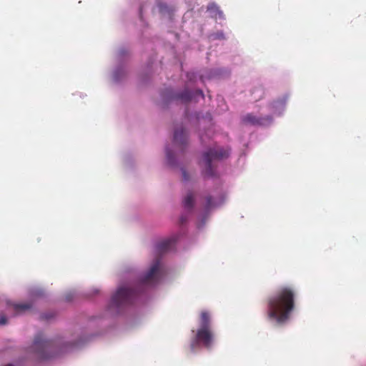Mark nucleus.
Here are the masks:
<instances>
[{
	"instance_id": "nucleus-4",
	"label": "nucleus",
	"mask_w": 366,
	"mask_h": 366,
	"mask_svg": "<svg viewBox=\"0 0 366 366\" xmlns=\"http://www.w3.org/2000/svg\"><path fill=\"white\" fill-rule=\"evenodd\" d=\"M195 340L207 349H210L214 341L210 314L202 311L199 317V327L197 330Z\"/></svg>"
},
{
	"instance_id": "nucleus-14",
	"label": "nucleus",
	"mask_w": 366,
	"mask_h": 366,
	"mask_svg": "<svg viewBox=\"0 0 366 366\" xmlns=\"http://www.w3.org/2000/svg\"><path fill=\"white\" fill-rule=\"evenodd\" d=\"M158 7L159 12L162 14H169L170 11H172V9L166 4L164 3H159Z\"/></svg>"
},
{
	"instance_id": "nucleus-21",
	"label": "nucleus",
	"mask_w": 366,
	"mask_h": 366,
	"mask_svg": "<svg viewBox=\"0 0 366 366\" xmlns=\"http://www.w3.org/2000/svg\"><path fill=\"white\" fill-rule=\"evenodd\" d=\"M41 318H42V319H49V317H46V316H44V315H42V316H41Z\"/></svg>"
},
{
	"instance_id": "nucleus-10",
	"label": "nucleus",
	"mask_w": 366,
	"mask_h": 366,
	"mask_svg": "<svg viewBox=\"0 0 366 366\" xmlns=\"http://www.w3.org/2000/svg\"><path fill=\"white\" fill-rule=\"evenodd\" d=\"M182 203H183L184 207L186 209L191 211L193 209L194 205V193L191 191L189 192L186 194V196L184 197Z\"/></svg>"
},
{
	"instance_id": "nucleus-22",
	"label": "nucleus",
	"mask_w": 366,
	"mask_h": 366,
	"mask_svg": "<svg viewBox=\"0 0 366 366\" xmlns=\"http://www.w3.org/2000/svg\"><path fill=\"white\" fill-rule=\"evenodd\" d=\"M71 343H66V345L64 346V347H68V346H71Z\"/></svg>"
},
{
	"instance_id": "nucleus-17",
	"label": "nucleus",
	"mask_w": 366,
	"mask_h": 366,
	"mask_svg": "<svg viewBox=\"0 0 366 366\" xmlns=\"http://www.w3.org/2000/svg\"><path fill=\"white\" fill-rule=\"evenodd\" d=\"M182 177H183V179L184 181H187L189 180V174H187V172L184 170V169H182Z\"/></svg>"
},
{
	"instance_id": "nucleus-8",
	"label": "nucleus",
	"mask_w": 366,
	"mask_h": 366,
	"mask_svg": "<svg viewBox=\"0 0 366 366\" xmlns=\"http://www.w3.org/2000/svg\"><path fill=\"white\" fill-rule=\"evenodd\" d=\"M187 133L184 129H176L174 134V141L176 144L184 145L187 143Z\"/></svg>"
},
{
	"instance_id": "nucleus-7",
	"label": "nucleus",
	"mask_w": 366,
	"mask_h": 366,
	"mask_svg": "<svg viewBox=\"0 0 366 366\" xmlns=\"http://www.w3.org/2000/svg\"><path fill=\"white\" fill-rule=\"evenodd\" d=\"M243 121L245 123L252 125H263L266 122H270L272 121V118L270 117H267L265 118H257L252 114H248L244 117Z\"/></svg>"
},
{
	"instance_id": "nucleus-1",
	"label": "nucleus",
	"mask_w": 366,
	"mask_h": 366,
	"mask_svg": "<svg viewBox=\"0 0 366 366\" xmlns=\"http://www.w3.org/2000/svg\"><path fill=\"white\" fill-rule=\"evenodd\" d=\"M296 292L289 286L280 287L267 299V317L282 325L285 323L295 307Z\"/></svg>"
},
{
	"instance_id": "nucleus-20",
	"label": "nucleus",
	"mask_w": 366,
	"mask_h": 366,
	"mask_svg": "<svg viewBox=\"0 0 366 366\" xmlns=\"http://www.w3.org/2000/svg\"><path fill=\"white\" fill-rule=\"evenodd\" d=\"M217 36H218V37H219V38H224V35H223V34H222V33H221V34H217Z\"/></svg>"
},
{
	"instance_id": "nucleus-19",
	"label": "nucleus",
	"mask_w": 366,
	"mask_h": 366,
	"mask_svg": "<svg viewBox=\"0 0 366 366\" xmlns=\"http://www.w3.org/2000/svg\"><path fill=\"white\" fill-rule=\"evenodd\" d=\"M180 220H181V223L183 224L186 221V218L182 217Z\"/></svg>"
},
{
	"instance_id": "nucleus-18",
	"label": "nucleus",
	"mask_w": 366,
	"mask_h": 366,
	"mask_svg": "<svg viewBox=\"0 0 366 366\" xmlns=\"http://www.w3.org/2000/svg\"><path fill=\"white\" fill-rule=\"evenodd\" d=\"M195 94H196L197 95H199L202 99H204V94H203L202 91V90H200V89L197 90V91L195 92Z\"/></svg>"
},
{
	"instance_id": "nucleus-9",
	"label": "nucleus",
	"mask_w": 366,
	"mask_h": 366,
	"mask_svg": "<svg viewBox=\"0 0 366 366\" xmlns=\"http://www.w3.org/2000/svg\"><path fill=\"white\" fill-rule=\"evenodd\" d=\"M207 11L210 13V15L212 18L222 19L224 17L223 12L219 9V6L214 3H210L208 4Z\"/></svg>"
},
{
	"instance_id": "nucleus-16",
	"label": "nucleus",
	"mask_w": 366,
	"mask_h": 366,
	"mask_svg": "<svg viewBox=\"0 0 366 366\" xmlns=\"http://www.w3.org/2000/svg\"><path fill=\"white\" fill-rule=\"evenodd\" d=\"M7 322V319L5 315L0 316V325H4Z\"/></svg>"
},
{
	"instance_id": "nucleus-15",
	"label": "nucleus",
	"mask_w": 366,
	"mask_h": 366,
	"mask_svg": "<svg viewBox=\"0 0 366 366\" xmlns=\"http://www.w3.org/2000/svg\"><path fill=\"white\" fill-rule=\"evenodd\" d=\"M166 154H167V158L168 162L170 164H173L174 163V157L172 154V152L169 151V149H167Z\"/></svg>"
},
{
	"instance_id": "nucleus-11",
	"label": "nucleus",
	"mask_w": 366,
	"mask_h": 366,
	"mask_svg": "<svg viewBox=\"0 0 366 366\" xmlns=\"http://www.w3.org/2000/svg\"><path fill=\"white\" fill-rule=\"evenodd\" d=\"M174 98L181 100L182 102H188L192 99V94L189 90L185 89L182 92L176 94Z\"/></svg>"
},
{
	"instance_id": "nucleus-3",
	"label": "nucleus",
	"mask_w": 366,
	"mask_h": 366,
	"mask_svg": "<svg viewBox=\"0 0 366 366\" xmlns=\"http://www.w3.org/2000/svg\"><path fill=\"white\" fill-rule=\"evenodd\" d=\"M229 154V150L220 147L209 148L202 154L200 162L201 165L204 167L203 174L208 177H214L216 174L214 162L227 158Z\"/></svg>"
},
{
	"instance_id": "nucleus-5",
	"label": "nucleus",
	"mask_w": 366,
	"mask_h": 366,
	"mask_svg": "<svg viewBox=\"0 0 366 366\" xmlns=\"http://www.w3.org/2000/svg\"><path fill=\"white\" fill-rule=\"evenodd\" d=\"M31 350L41 360H48L58 355L54 342L44 339L41 333L35 337Z\"/></svg>"
},
{
	"instance_id": "nucleus-13",
	"label": "nucleus",
	"mask_w": 366,
	"mask_h": 366,
	"mask_svg": "<svg viewBox=\"0 0 366 366\" xmlns=\"http://www.w3.org/2000/svg\"><path fill=\"white\" fill-rule=\"evenodd\" d=\"M206 202L204 206L205 212H209L212 208L215 207V204L213 201L212 196H207L205 198Z\"/></svg>"
},
{
	"instance_id": "nucleus-2",
	"label": "nucleus",
	"mask_w": 366,
	"mask_h": 366,
	"mask_svg": "<svg viewBox=\"0 0 366 366\" xmlns=\"http://www.w3.org/2000/svg\"><path fill=\"white\" fill-rule=\"evenodd\" d=\"M175 242V238H169L162 240L156 244L155 253L157 257L154 261L149 270L142 278L141 287L153 286L159 282L162 277V272L160 269V259L159 256L172 250L174 247Z\"/></svg>"
},
{
	"instance_id": "nucleus-6",
	"label": "nucleus",
	"mask_w": 366,
	"mask_h": 366,
	"mask_svg": "<svg viewBox=\"0 0 366 366\" xmlns=\"http://www.w3.org/2000/svg\"><path fill=\"white\" fill-rule=\"evenodd\" d=\"M139 291L127 287H119L112 297V304L117 307L130 305L134 302Z\"/></svg>"
},
{
	"instance_id": "nucleus-12",
	"label": "nucleus",
	"mask_w": 366,
	"mask_h": 366,
	"mask_svg": "<svg viewBox=\"0 0 366 366\" xmlns=\"http://www.w3.org/2000/svg\"><path fill=\"white\" fill-rule=\"evenodd\" d=\"M14 310L16 313H21L31 307V305L29 303H21L13 305Z\"/></svg>"
}]
</instances>
